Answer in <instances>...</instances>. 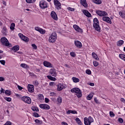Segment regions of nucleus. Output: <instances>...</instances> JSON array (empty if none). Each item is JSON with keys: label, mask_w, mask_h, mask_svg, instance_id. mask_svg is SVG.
<instances>
[{"label": "nucleus", "mask_w": 125, "mask_h": 125, "mask_svg": "<svg viewBox=\"0 0 125 125\" xmlns=\"http://www.w3.org/2000/svg\"><path fill=\"white\" fill-rule=\"evenodd\" d=\"M54 4L55 5V8L57 10H60L62 8V5H61V2L58 0H54Z\"/></svg>", "instance_id": "39448f33"}, {"label": "nucleus", "mask_w": 125, "mask_h": 125, "mask_svg": "<svg viewBox=\"0 0 125 125\" xmlns=\"http://www.w3.org/2000/svg\"><path fill=\"white\" fill-rule=\"evenodd\" d=\"M62 125H68V124H67V123H66L65 122H62Z\"/></svg>", "instance_id": "0e129e2a"}, {"label": "nucleus", "mask_w": 125, "mask_h": 125, "mask_svg": "<svg viewBox=\"0 0 125 125\" xmlns=\"http://www.w3.org/2000/svg\"><path fill=\"white\" fill-rule=\"evenodd\" d=\"M21 67H22V68H27L29 67V66H28V65H27V64L26 63H21Z\"/></svg>", "instance_id": "ea45409f"}, {"label": "nucleus", "mask_w": 125, "mask_h": 125, "mask_svg": "<svg viewBox=\"0 0 125 125\" xmlns=\"http://www.w3.org/2000/svg\"><path fill=\"white\" fill-rule=\"evenodd\" d=\"M75 121H76L78 125H82V121H81V120L80 119V118H76L75 119Z\"/></svg>", "instance_id": "f704fd0d"}, {"label": "nucleus", "mask_w": 125, "mask_h": 125, "mask_svg": "<svg viewBox=\"0 0 125 125\" xmlns=\"http://www.w3.org/2000/svg\"><path fill=\"white\" fill-rule=\"evenodd\" d=\"M72 80L73 83H79L80 82V79L75 77H72Z\"/></svg>", "instance_id": "c85d7f7f"}, {"label": "nucleus", "mask_w": 125, "mask_h": 125, "mask_svg": "<svg viewBox=\"0 0 125 125\" xmlns=\"http://www.w3.org/2000/svg\"><path fill=\"white\" fill-rule=\"evenodd\" d=\"M93 27L95 31H97L98 33L101 32V27H100L99 25V21H98V19L97 18H94L93 20Z\"/></svg>", "instance_id": "f257e3e1"}, {"label": "nucleus", "mask_w": 125, "mask_h": 125, "mask_svg": "<svg viewBox=\"0 0 125 125\" xmlns=\"http://www.w3.org/2000/svg\"><path fill=\"white\" fill-rule=\"evenodd\" d=\"M94 101H95L96 104H100V101H99V100H97V98L96 97L94 98Z\"/></svg>", "instance_id": "79ce46f5"}, {"label": "nucleus", "mask_w": 125, "mask_h": 125, "mask_svg": "<svg viewBox=\"0 0 125 125\" xmlns=\"http://www.w3.org/2000/svg\"><path fill=\"white\" fill-rule=\"evenodd\" d=\"M118 122L120 124H123L124 123V120L123 119V118H119Z\"/></svg>", "instance_id": "5fc2aeb1"}, {"label": "nucleus", "mask_w": 125, "mask_h": 125, "mask_svg": "<svg viewBox=\"0 0 125 125\" xmlns=\"http://www.w3.org/2000/svg\"><path fill=\"white\" fill-rule=\"evenodd\" d=\"M119 14L122 18L125 19V12H124V11H120Z\"/></svg>", "instance_id": "cd10ccee"}, {"label": "nucleus", "mask_w": 125, "mask_h": 125, "mask_svg": "<svg viewBox=\"0 0 125 125\" xmlns=\"http://www.w3.org/2000/svg\"><path fill=\"white\" fill-rule=\"evenodd\" d=\"M35 86L33 85L29 84L27 86L28 91V92H30L31 93H33L34 91H35V89H34Z\"/></svg>", "instance_id": "dca6fc26"}, {"label": "nucleus", "mask_w": 125, "mask_h": 125, "mask_svg": "<svg viewBox=\"0 0 125 125\" xmlns=\"http://www.w3.org/2000/svg\"><path fill=\"white\" fill-rule=\"evenodd\" d=\"M92 2L96 4H101L102 1L101 0H92Z\"/></svg>", "instance_id": "a878e982"}, {"label": "nucleus", "mask_w": 125, "mask_h": 125, "mask_svg": "<svg viewBox=\"0 0 125 125\" xmlns=\"http://www.w3.org/2000/svg\"><path fill=\"white\" fill-rule=\"evenodd\" d=\"M92 56L93 58H94L95 60H96L97 61H98V60H99V58H98V56L97 55V54H96V53L93 52L92 53Z\"/></svg>", "instance_id": "b1692460"}, {"label": "nucleus", "mask_w": 125, "mask_h": 125, "mask_svg": "<svg viewBox=\"0 0 125 125\" xmlns=\"http://www.w3.org/2000/svg\"><path fill=\"white\" fill-rule=\"evenodd\" d=\"M50 15L52 19L55 20V21H57V20H58V16H57V14H56L54 11H52L51 12Z\"/></svg>", "instance_id": "f8f14e48"}, {"label": "nucleus", "mask_w": 125, "mask_h": 125, "mask_svg": "<svg viewBox=\"0 0 125 125\" xmlns=\"http://www.w3.org/2000/svg\"><path fill=\"white\" fill-rule=\"evenodd\" d=\"M0 63L2 65H5V61H4V60H0Z\"/></svg>", "instance_id": "4d7b16f0"}, {"label": "nucleus", "mask_w": 125, "mask_h": 125, "mask_svg": "<svg viewBox=\"0 0 125 125\" xmlns=\"http://www.w3.org/2000/svg\"><path fill=\"white\" fill-rule=\"evenodd\" d=\"M45 103H48L49 102V99L48 98H45Z\"/></svg>", "instance_id": "052dcab7"}, {"label": "nucleus", "mask_w": 125, "mask_h": 125, "mask_svg": "<svg viewBox=\"0 0 125 125\" xmlns=\"http://www.w3.org/2000/svg\"><path fill=\"white\" fill-rule=\"evenodd\" d=\"M4 81V78L0 77V82H3Z\"/></svg>", "instance_id": "680f3d73"}, {"label": "nucleus", "mask_w": 125, "mask_h": 125, "mask_svg": "<svg viewBox=\"0 0 125 125\" xmlns=\"http://www.w3.org/2000/svg\"><path fill=\"white\" fill-rule=\"evenodd\" d=\"M5 94L7 96H9L11 94V92L9 90H6L5 91Z\"/></svg>", "instance_id": "58836bf2"}, {"label": "nucleus", "mask_w": 125, "mask_h": 125, "mask_svg": "<svg viewBox=\"0 0 125 125\" xmlns=\"http://www.w3.org/2000/svg\"><path fill=\"white\" fill-rule=\"evenodd\" d=\"M5 90L3 88H1L0 90V94H1V93H5Z\"/></svg>", "instance_id": "13d9d810"}, {"label": "nucleus", "mask_w": 125, "mask_h": 125, "mask_svg": "<svg viewBox=\"0 0 125 125\" xmlns=\"http://www.w3.org/2000/svg\"><path fill=\"white\" fill-rule=\"evenodd\" d=\"M33 83L36 86H38V85L39 84V82H38V81H35L33 82Z\"/></svg>", "instance_id": "8fccbe9b"}, {"label": "nucleus", "mask_w": 125, "mask_h": 125, "mask_svg": "<svg viewBox=\"0 0 125 125\" xmlns=\"http://www.w3.org/2000/svg\"><path fill=\"white\" fill-rule=\"evenodd\" d=\"M38 97L39 99H40V100H43L44 97H43V95L42 94H40L38 95Z\"/></svg>", "instance_id": "e433bc0d"}, {"label": "nucleus", "mask_w": 125, "mask_h": 125, "mask_svg": "<svg viewBox=\"0 0 125 125\" xmlns=\"http://www.w3.org/2000/svg\"><path fill=\"white\" fill-rule=\"evenodd\" d=\"M31 46H32L33 49H37L38 48V47L37 46V45L36 44L33 43L31 44Z\"/></svg>", "instance_id": "3c124183"}, {"label": "nucleus", "mask_w": 125, "mask_h": 125, "mask_svg": "<svg viewBox=\"0 0 125 125\" xmlns=\"http://www.w3.org/2000/svg\"><path fill=\"white\" fill-rule=\"evenodd\" d=\"M80 3L84 7H87L86 0H80Z\"/></svg>", "instance_id": "aec40b11"}, {"label": "nucleus", "mask_w": 125, "mask_h": 125, "mask_svg": "<svg viewBox=\"0 0 125 125\" xmlns=\"http://www.w3.org/2000/svg\"><path fill=\"white\" fill-rule=\"evenodd\" d=\"M67 9H68V10H69V11H75V8H72L71 7H68L67 8Z\"/></svg>", "instance_id": "09e8293b"}, {"label": "nucleus", "mask_w": 125, "mask_h": 125, "mask_svg": "<svg viewBox=\"0 0 125 125\" xmlns=\"http://www.w3.org/2000/svg\"><path fill=\"white\" fill-rule=\"evenodd\" d=\"M119 57L120 59H122L124 61H125V55L123 54H120L119 55Z\"/></svg>", "instance_id": "7c9ffc66"}, {"label": "nucleus", "mask_w": 125, "mask_h": 125, "mask_svg": "<svg viewBox=\"0 0 125 125\" xmlns=\"http://www.w3.org/2000/svg\"><path fill=\"white\" fill-rule=\"evenodd\" d=\"M75 45L77 47H78V48H82V46L83 45H82V42L80 41H75L74 42Z\"/></svg>", "instance_id": "a211bd4d"}, {"label": "nucleus", "mask_w": 125, "mask_h": 125, "mask_svg": "<svg viewBox=\"0 0 125 125\" xmlns=\"http://www.w3.org/2000/svg\"><path fill=\"white\" fill-rule=\"evenodd\" d=\"M93 64L94 67H97V66H98V65H99V63H98V62H97L96 61H94L93 62Z\"/></svg>", "instance_id": "a19ab883"}, {"label": "nucleus", "mask_w": 125, "mask_h": 125, "mask_svg": "<svg viewBox=\"0 0 125 125\" xmlns=\"http://www.w3.org/2000/svg\"><path fill=\"white\" fill-rule=\"evenodd\" d=\"M43 65L44 66V67H46L47 68H52V67H53L52 64L47 61H44L43 62Z\"/></svg>", "instance_id": "f3484780"}, {"label": "nucleus", "mask_w": 125, "mask_h": 125, "mask_svg": "<svg viewBox=\"0 0 125 125\" xmlns=\"http://www.w3.org/2000/svg\"><path fill=\"white\" fill-rule=\"evenodd\" d=\"M10 30H14L15 29V23H12L11 24L10 27Z\"/></svg>", "instance_id": "4c0bfd02"}, {"label": "nucleus", "mask_w": 125, "mask_h": 125, "mask_svg": "<svg viewBox=\"0 0 125 125\" xmlns=\"http://www.w3.org/2000/svg\"><path fill=\"white\" fill-rule=\"evenodd\" d=\"M70 55L72 57H76V54L75 53V52H70Z\"/></svg>", "instance_id": "864d4df0"}, {"label": "nucleus", "mask_w": 125, "mask_h": 125, "mask_svg": "<svg viewBox=\"0 0 125 125\" xmlns=\"http://www.w3.org/2000/svg\"><path fill=\"white\" fill-rule=\"evenodd\" d=\"M31 110H32V111H34V112H40L39 108L36 106H32L31 107Z\"/></svg>", "instance_id": "2f4dec72"}, {"label": "nucleus", "mask_w": 125, "mask_h": 125, "mask_svg": "<svg viewBox=\"0 0 125 125\" xmlns=\"http://www.w3.org/2000/svg\"><path fill=\"white\" fill-rule=\"evenodd\" d=\"M103 20L104 22H106V23H108V24H112V21L111 20V19L109 18V17L106 16H104L103 17Z\"/></svg>", "instance_id": "2eb2a0df"}, {"label": "nucleus", "mask_w": 125, "mask_h": 125, "mask_svg": "<svg viewBox=\"0 0 125 125\" xmlns=\"http://www.w3.org/2000/svg\"><path fill=\"white\" fill-rule=\"evenodd\" d=\"M73 27L74 30H75V31H76V32H78V33H83V29L81 28L80 26H79L77 24H74Z\"/></svg>", "instance_id": "ddd939ff"}, {"label": "nucleus", "mask_w": 125, "mask_h": 125, "mask_svg": "<svg viewBox=\"0 0 125 125\" xmlns=\"http://www.w3.org/2000/svg\"><path fill=\"white\" fill-rule=\"evenodd\" d=\"M27 3H33L36 1V0H25Z\"/></svg>", "instance_id": "c03bdc74"}, {"label": "nucleus", "mask_w": 125, "mask_h": 125, "mask_svg": "<svg viewBox=\"0 0 125 125\" xmlns=\"http://www.w3.org/2000/svg\"><path fill=\"white\" fill-rule=\"evenodd\" d=\"M18 88L19 90H22L23 89V87L19 85H18Z\"/></svg>", "instance_id": "bf43d9fd"}, {"label": "nucleus", "mask_w": 125, "mask_h": 125, "mask_svg": "<svg viewBox=\"0 0 125 125\" xmlns=\"http://www.w3.org/2000/svg\"><path fill=\"white\" fill-rule=\"evenodd\" d=\"M18 36L20 38V39L22 40V41H23V42H28L30 41V40L29 39V38L25 36V35H23V34L22 33H19Z\"/></svg>", "instance_id": "9d476101"}, {"label": "nucleus", "mask_w": 125, "mask_h": 125, "mask_svg": "<svg viewBox=\"0 0 125 125\" xmlns=\"http://www.w3.org/2000/svg\"><path fill=\"white\" fill-rule=\"evenodd\" d=\"M47 77L49 80H50V81H56V78L52 77V76L50 75H48Z\"/></svg>", "instance_id": "c9c22d12"}, {"label": "nucleus", "mask_w": 125, "mask_h": 125, "mask_svg": "<svg viewBox=\"0 0 125 125\" xmlns=\"http://www.w3.org/2000/svg\"><path fill=\"white\" fill-rule=\"evenodd\" d=\"M33 117H35V118H39V117H40L39 113L37 112H34L33 113Z\"/></svg>", "instance_id": "49530a36"}, {"label": "nucleus", "mask_w": 125, "mask_h": 125, "mask_svg": "<svg viewBox=\"0 0 125 125\" xmlns=\"http://www.w3.org/2000/svg\"><path fill=\"white\" fill-rule=\"evenodd\" d=\"M19 48H20L19 45H15L13 47H12L11 49L12 50L14 51V52H17V51L19 50Z\"/></svg>", "instance_id": "5701e85b"}, {"label": "nucleus", "mask_w": 125, "mask_h": 125, "mask_svg": "<svg viewBox=\"0 0 125 125\" xmlns=\"http://www.w3.org/2000/svg\"><path fill=\"white\" fill-rule=\"evenodd\" d=\"M96 13L100 17H103V16H108V13L104 11L96 10Z\"/></svg>", "instance_id": "0eeeda50"}, {"label": "nucleus", "mask_w": 125, "mask_h": 125, "mask_svg": "<svg viewBox=\"0 0 125 125\" xmlns=\"http://www.w3.org/2000/svg\"><path fill=\"white\" fill-rule=\"evenodd\" d=\"M94 122L93 118L91 116H89L87 117L84 118V124L85 125H91V124Z\"/></svg>", "instance_id": "7ed1b4c3"}, {"label": "nucleus", "mask_w": 125, "mask_h": 125, "mask_svg": "<svg viewBox=\"0 0 125 125\" xmlns=\"http://www.w3.org/2000/svg\"><path fill=\"white\" fill-rule=\"evenodd\" d=\"M49 73L51 76H53V77H56L57 76L56 70L55 69H50Z\"/></svg>", "instance_id": "6ab92c4d"}, {"label": "nucleus", "mask_w": 125, "mask_h": 125, "mask_svg": "<svg viewBox=\"0 0 125 125\" xmlns=\"http://www.w3.org/2000/svg\"><path fill=\"white\" fill-rule=\"evenodd\" d=\"M50 96H56V93L53 92H51L50 93Z\"/></svg>", "instance_id": "6e6d98bb"}, {"label": "nucleus", "mask_w": 125, "mask_h": 125, "mask_svg": "<svg viewBox=\"0 0 125 125\" xmlns=\"http://www.w3.org/2000/svg\"><path fill=\"white\" fill-rule=\"evenodd\" d=\"M66 114L67 115H70V114H78V112L76 110H68L66 112Z\"/></svg>", "instance_id": "393cba45"}, {"label": "nucleus", "mask_w": 125, "mask_h": 125, "mask_svg": "<svg viewBox=\"0 0 125 125\" xmlns=\"http://www.w3.org/2000/svg\"><path fill=\"white\" fill-rule=\"evenodd\" d=\"M54 85V82H50L49 83V85L52 86Z\"/></svg>", "instance_id": "338daca9"}, {"label": "nucleus", "mask_w": 125, "mask_h": 125, "mask_svg": "<svg viewBox=\"0 0 125 125\" xmlns=\"http://www.w3.org/2000/svg\"><path fill=\"white\" fill-rule=\"evenodd\" d=\"M40 6L42 9H45V8H47V7H48L47 2L45 0H41L40 2Z\"/></svg>", "instance_id": "1a4fd4ad"}, {"label": "nucleus", "mask_w": 125, "mask_h": 125, "mask_svg": "<svg viewBox=\"0 0 125 125\" xmlns=\"http://www.w3.org/2000/svg\"><path fill=\"white\" fill-rule=\"evenodd\" d=\"M57 86H58L57 90H58V91H61V90H62V89L64 88V85H63L62 83L58 84Z\"/></svg>", "instance_id": "412c9836"}, {"label": "nucleus", "mask_w": 125, "mask_h": 125, "mask_svg": "<svg viewBox=\"0 0 125 125\" xmlns=\"http://www.w3.org/2000/svg\"><path fill=\"white\" fill-rule=\"evenodd\" d=\"M62 103V98L58 97L57 100V104H61Z\"/></svg>", "instance_id": "c756f323"}, {"label": "nucleus", "mask_w": 125, "mask_h": 125, "mask_svg": "<svg viewBox=\"0 0 125 125\" xmlns=\"http://www.w3.org/2000/svg\"><path fill=\"white\" fill-rule=\"evenodd\" d=\"M35 123L37 124V125H41V124H42V121H41L40 120H39V119H36L35 120Z\"/></svg>", "instance_id": "a18cd8bd"}, {"label": "nucleus", "mask_w": 125, "mask_h": 125, "mask_svg": "<svg viewBox=\"0 0 125 125\" xmlns=\"http://www.w3.org/2000/svg\"><path fill=\"white\" fill-rule=\"evenodd\" d=\"M121 102H123V103H125V99L123 98L121 99Z\"/></svg>", "instance_id": "e2e57ef3"}, {"label": "nucleus", "mask_w": 125, "mask_h": 125, "mask_svg": "<svg viewBox=\"0 0 125 125\" xmlns=\"http://www.w3.org/2000/svg\"><path fill=\"white\" fill-rule=\"evenodd\" d=\"M85 73L87 75H91V70H90V69H87L86 70Z\"/></svg>", "instance_id": "de8ad7c7"}, {"label": "nucleus", "mask_w": 125, "mask_h": 125, "mask_svg": "<svg viewBox=\"0 0 125 125\" xmlns=\"http://www.w3.org/2000/svg\"><path fill=\"white\" fill-rule=\"evenodd\" d=\"M71 92L72 93H76V95L77 96L78 98H81L83 96V94L82 93V90L78 87L73 88L70 90Z\"/></svg>", "instance_id": "f03ea898"}, {"label": "nucleus", "mask_w": 125, "mask_h": 125, "mask_svg": "<svg viewBox=\"0 0 125 125\" xmlns=\"http://www.w3.org/2000/svg\"><path fill=\"white\" fill-rule=\"evenodd\" d=\"M109 116L111 117H115V114H114V112H113V111H110Z\"/></svg>", "instance_id": "603ef678"}, {"label": "nucleus", "mask_w": 125, "mask_h": 125, "mask_svg": "<svg viewBox=\"0 0 125 125\" xmlns=\"http://www.w3.org/2000/svg\"><path fill=\"white\" fill-rule=\"evenodd\" d=\"M21 100L26 104H31V103H32V100L31 99V98L28 96L22 97Z\"/></svg>", "instance_id": "6e6552de"}, {"label": "nucleus", "mask_w": 125, "mask_h": 125, "mask_svg": "<svg viewBox=\"0 0 125 125\" xmlns=\"http://www.w3.org/2000/svg\"><path fill=\"white\" fill-rule=\"evenodd\" d=\"M83 13H84V15L87 17H91V14L86 10H83Z\"/></svg>", "instance_id": "4be33fe9"}, {"label": "nucleus", "mask_w": 125, "mask_h": 125, "mask_svg": "<svg viewBox=\"0 0 125 125\" xmlns=\"http://www.w3.org/2000/svg\"><path fill=\"white\" fill-rule=\"evenodd\" d=\"M56 40H57V34L55 32H53L49 38V42L52 43L55 42Z\"/></svg>", "instance_id": "20e7f679"}, {"label": "nucleus", "mask_w": 125, "mask_h": 125, "mask_svg": "<svg viewBox=\"0 0 125 125\" xmlns=\"http://www.w3.org/2000/svg\"><path fill=\"white\" fill-rule=\"evenodd\" d=\"M6 32H7L6 27L3 26L2 30V33L3 34V35H6Z\"/></svg>", "instance_id": "473e14b6"}, {"label": "nucleus", "mask_w": 125, "mask_h": 125, "mask_svg": "<svg viewBox=\"0 0 125 125\" xmlns=\"http://www.w3.org/2000/svg\"><path fill=\"white\" fill-rule=\"evenodd\" d=\"M89 85H90V86H94V83H90Z\"/></svg>", "instance_id": "774afa93"}, {"label": "nucleus", "mask_w": 125, "mask_h": 125, "mask_svg": "<svg viewBox=\"0 0 125 125\" xmlns=\"http://www.w3.org/2000/svg\"><path fill=\"white\" fill-rule=\"evenodd\" d=\"M36 72L40 73V72H41V69H40L39 68H36Z\"/></svg>", "instance_id": "69168bd1"}, {"label": "nucleus", "mask_w": 125, "mask_h": 125, "mask_svg": "<svg viewBox=\"0 0 125 125\" xmlns=\"http://www.w3.org/2000/svg\"><path fill=\"white\" fill-rule=\"evenodd\" d=\"M39 107L41 109H44L45 110H49L50 109V106H49L48 104H41L39 105Z\"/></svg>", "instance_id": "4468645a"}, {"label": "nucleus", "mask_w": 125, "mask_h": 125, "mask_svg": "<svg viewBox=\"0 0 125 125\" xmlns=\"http://www.w3.org/2000/svg\"><path fill=\"white\" fill-rule=\"evenodd\" d=\"M125 42L123 40H120L117 42V46H121L123 45Z\"/></svg>", "instance_id": "bb28decb"}, {"label": "nucleus", "mask_w": 125, "mask_h": 125, "mask_svg": "<svg viewBox=\"0 0 125 125\" xmlns=\"http://www.w3.org/2000/svg\"><path fill=\"white\" fill-rule=\"evenodd\" d=\"M0 42L3 45H5V46H9V42L6 38L5 37H2L0 40Z\"/></svg>", "instance_id": "423d86ee"}, {"label": "nucleus", "mask_w": 125, "mask_h": 125, "mask_svg": "<svg viewBox=\"0 0 125 125\" xmlns=\"http://www.w3.org/2000/svg\"><path fill=\"white\" fill-rule=\"evenodd\" d=\"M93 97V94L90 93L86 97L87 100H91Z\"/></svg>", "instance_id": "72a5a7b5"}, {"label": "nucleus", "mask_w": 125, "mask_h": 125, "mask_svg": "<svg viewBox=\"0 0 125 125\" xmlns=\"http://www.w3.org/2000/svg\"><path fill=\"white\" fill-rule=\"evenodd\" d=\"M4 99H5V100L7 101L8 102H11V100H12L11 98H10V97H4Z\"/></svg>", "instance_id": "37998d69"}, {"label": "nucleus", "mask_w": 125, "mask_h": 125, "mask_svg": "<svg viewBox=\"0 0 125 125\" xmlns=\"http://www.w3.org/2000/svg\"><path fill=\"white\" fill-rule=\"evenodd\" d=\"M35 31H37V32L40 33V34H41L42 35H44V34H45V30H44L43 29L39 26L35 27Z\"/></svg>", "instance_id": "9b49d317"}]
</instances>
